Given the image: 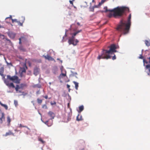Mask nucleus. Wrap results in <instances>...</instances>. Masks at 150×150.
Instances as JSON below:
<instances>
[{"instance_id": "f257e3e1", "label": "nucleus", "mask_w": 150, "mask_h": 150, "mask_svg": "<svg viewBox=\"0 0 150 150\" xmlns=\"http://www.w3.org/2000/svg\"><path fill=\"white\" fill-rule=\"evenodd\" d=\"M104 9L105 10V12H109L108 16L109 18L113 17L115 18L117 17H121L123 15H126L127 13L129 12L128 8L125 6H117L112 9H108L107 7H104Z\"/></svg>"}, {"instance_id": "4be33fe9", "label": "nucleus", "mask_w": 150, "mask_h": 150, "mask_svg": "<svg viewBox=\"0 0 150 150\" xmlns=\"http://www.w3.org/2000/svg\"><path fill=\"white\" fill-rule=\"evenodd\" d=\"M105 1V0H102L99 3L98 5L100 6Z\"/></svg>"}, {"instance_id": "bf43d9fd", "label": "nucleus", "mask_w": 150, "mask_h": 150, "mask_svg": "<svg viewBox=\"0 0 150 150\" xmlns=\"http://www.w3.org/2000/svg\"><path fill=\"white\" fill-rule=\"evenodd\" d=\"M37 93H38V92H37Z\"/></svg>"}, {"instance_id": "bb28decb", "label": "nucleus", "mask_w": 150, "mask_h": 150, "mask_svg": "<svg viewBox=\"0 0 150 150\" xmlns=\"http://www.w3.org/2000/svg\"><path fill=\"white\" fill-rule=\"evenodd\" d=\"M38 140L39 141L41 142L42 143H44V141L41 138H39Z\"/></svg>"}, {"instance_id": "1a4fd4ad", "label": "nucleus", "mask_w": 150, "mask_h": 150, "mask_svg": "<svg viewBox=\"0 0 150 150\" xmlns=\"http://www.w3.org/2000/svg\"><path fill=\"white\" fill-rule=\"evenodd\" d=\"M48 115L51 117V118H50L51 120L52 119L54 118L55 115L54 114V113L52 112L51 111H49L48 113Z\"/></svg>"}, {"instance_id": "13d9d810", "label": "nucleus", "mask_w": 150, "mask_h": 150, "mask_svg": "<svg viewBox=\"0 0 150 150\" xmlns=\"http://www.w3.org/2000/svg\"><path fill=\"white\" fill-rule=\"evenodd\" d=\"M50 84H51V83H50Z\"/></svg>"}, {"instance_id": "9b49d317", "label": "nucleus", "mask_w": 150, "mask_h": 150, "mask_svg": "<svg viewBox=\"0 0 150 150\" xmlns=\"http://www.w3.org/2000/svg\"><path fill=\"white\" fill-rule=\"evenodd\" d=\"M10 19L12 21V23L14 24L15 23H17L18 21L16 19H13L12 18V16L10 15Z\"/></svg>"}, {"instance_id": "393cba45", "label": "nucleus", "mask_w": 150, "mask_h": 150, "mask_svg": "<svg viewBox=\"0 0 150 150\" xmlns=\"http://www.w3.org/2000/svg\"><path fill=\"white\" fill-rule=\"evenodd\" d=\"M90 11H94V7L93 6V7H90Z\"/></svg>"}, {"instance_id": "423d86ee", "label": "nucleus", "mask_w": 150, "mask_h": 150, "mask_svg": "<svg viewBox=\"0 0 150 150\" xmlns=\"http://www.w3.org/2000/svg\"><path fill=\"white\" fill-rule=\"evenodd\" d=\"M26 86V85L25 84L21 83L20 84V86L18 85H17L15 87L13 83H10V87H12L13 88H15L16 92L17 93H21L22 92L21 91H19L18 89L23 88ZM22 94H23L24 93V92H22Z\"/></svg>"}, {"instance_id": "20e7f679", "label": "nucleus", "mask_w": 150, "mask_h": 150, "mask_svg": "<svg viewBox=\"0 0 150 150\" xmlns=\"http://www.w3.org/2000/svg\"><path fill=\"white\" fill-rule=\"evenodd\" d=\"M82 31L81 30H78L76 32L72 34V36L68 40V43L69 45L72 44L74 46H76L79 42V41L76 39H75V36L79 33Z\"/></svg>"}, {"instance_id": "4c0bfd02", "label": "nucleus", "mask_w": 150, "mask_h": 150, "mask_svg": "<svg viewBox=\"0 0 150 150\" xmlns=\"http://www.w3.org/2000/svg\"><path fill=\"white\" fill-rule=\"evenodd\" d=\"M116 59V57L115 55L112 57V59L114 60L115 59Z\"/></svg>"}, {"instance_id": "58836bf2", "label": "nucleus", "mask_w": 150, "mask_h": 150, "mask_svg": "<svg viewBox=\"0 0 150 150\" xmlns=\"http://www.w3.org/2000/svg\"><path fill=\"white\" fill-rule=\"evenodd\" d=\"M43 97L45 98L46 99H47L48 98V96L47 95H46L45 96H43Z\"/></svg>"}, {"instance_id": "a18cd8bd", "label": "nucleus", "mask_w": 150, "mask_h": 150, "mask_svg": "<svg viewBox=\"0 0 150 150\" xmlns=\"http://www.w3.org/2000/svg\"><path fill=\"white\" fill-rule=\"evenodd\" d=\"M70 87V86L69 85H68V84H67V87L68 88H69Z\"/></svg>"}, {"instance_id": "4d7b16f0", "label": "nucleus", "mask_w": 150, "mask_h": 150, "mask_svg": "<svg viewBox=\"0 0 150 150\" xmlns=\"http://www.w3.org/2000/svg\"><path fill=\"white\" fill-rule=\"evenodd\" d=\"M84 148H83V149H81V150H83H83H84Z\"/></svg>"}, {"instance_id": "dca6fc26", "label": "nucleus", "mask_w": 150, "mask_h": 150, "mask_svg": "<svg viewBox=\"0 0 150 150\" xmlns=\"http://www.w3.org/2000/svg\"><path fill=\"white\" fill-rule=\"evenodd\" d=\"M16 35V34L15 33H10V38L12 39H14Z\"/></svg>"}, {"instance_id": "9d476101", "label": "nucleus", "mask_w": 150, "mask_h": 150, "mask_svg": "<svg viewBox=\"0 0 150 150\" xmlns=\"http://www.w3.org/2000/svg\"><path fill=\"white\" fill-rule=\"evenodd\" d=\"M64 72L65 73H63V72H62V73L59 76V77L61 78H62L63 77L66 76V71L64 70Z\"/></svg>"}, {"instance_id": "7c9ffc66", "label": "nucleus", "mask_w": 150, "mask_h": 150, "mask_svg": "<svg viewBox=\"0 0 150 150\" xmlns=\"http://www.w3.org/2000/svg\"><path fill=\"white\" fill-rule=\"evenodd\" d=\"M17 23L18 25H19L21 26H22L23 25V24L22 23H21L20 21H18Z\"/></svg>"}, {"instance_id": "4468645a", "label": "nucleus", "mask_w": 150, "mask_h": 150, "mask_svg": "<svg viewBox=\"0 0 150 150\" xmlns=\"http://www.w3.org/2000/svg\"><path fill=\"white\" fill-rule=\"evenodd\" d=\"M71 114L69 113L67 116V121L66 122H68L70 121L71 119Z\"/></svg>"}, {"instance_id": "c03bdc74", "label": "nucleus", "mask_w": 150, "mask_h": 150, "mask_svg": "<svg viewBox=\"0 0 150 150\" xmlns=\"http://www.w3.org/2000/svg\"><path fill=\"white\" fill-rule=\"evenodd\" d=\"M2 120L1 118H0V123H2Z\"/></svg>"}, {"instance_id": "c9c22d12", "label": "nucleus", "mask_w": 150, "mask_h": 150, "mask_svg": "<svg viewBox=\"0 0 150 150\" xmlns=\"http://www.w3.org/2000/svg\"><path fill=\"white\" fill-rule=\"evenodd\" d=\"M143 62L144 63H148V62L146 61L145 59H143Z\"/></svg>"}, {"instance_id": "cd10ccee", "label": "nucleus", "mask_w": 150, "mask_h": 150, "mask_svg": "<svg viewBox=\"0 0 150 150\" xmlns=\"http://www.w3.org/2000/svg\"><path fill=\"white\" fill-rule=\"evenodd\" d=\"M48 121H47L45 122V124L47 125L48 126H51V124L50 125H49L48 124Z\"/></svg>"}, {"instance_id": "f704fd0d", "label": "nucleus", "mask_w": 150, "mask_h": 150, "mask_svg": "<svg viewBox=\"0 0 150 150\" xmlns=\"http://www.w3.org/2000/svg\"><path fill=\"white\" fill-rule=\"evenodd\" d=\"M14 104H15V105H16V106L18 105V102L17 101H16V100H15L14 101Z\"/></svg>"}, {"instance_id": "6e6552de", "label": "nucleus", "mask_w": 150, "mask_h": 150, "mask_svg": "<svg viewBox=\"0 0 150 150\" xmlns=\"http://www.w3.org/2000/svg\"><path fill=\"white\" fill-rule=\"evenodd\" d=\"M43 57H44L45 59H47L49 61H53L54 60L53 58L48 54H47V55H43Z\"/></svg>"}, {"instance_id": "a19ab883", "label": "nucleus", "mask_w": 150, "mask_h": 150, "mask_svg": "<svg viewBox=\"0 0 150 150\" xmlns=\"http://www.w3.org/2000/svg\"><path fill=\"white\" fill-rule=\"evenodd\" d=\"M99 6L98 5H95L94 6H93V7H94V8H98V6Z\"/></svg>"}, {"instance_id": "473e14b6", "label": "nucleus", "mask_w": 150, "mask_h": 150, "mask_svg": "<svg viewBox=\"0 0 150 150\" xmlns=\"http://www.w3.org/2000/svg\"><path fill=\"white\" fill-rule=\"evenodd\" d=\"M74 0H72V1H71V0H70L69 1V2L70 3V4H71L72 5H73V1H74Z\"/></svg>"}, {"instance_id": "c756f323", "label": "nucleus", "mask_w": 150, "mask_h": 150, "mask_svg": "<svg viewBox=\"0 0 150 150\" xmlns=\"http://www.w3.org/2000/svg\"><path fill=\"white\" fill-rule=\"evenodd\" d=\"M9 135V132H7L6 134L3 135V136H7Z\"/></svg>"}, {"instance_id": "ea45409f", "label": "nucleus", "mask_w": 150, "mask_h": 150, "mask_svg": "<svg viewBox=\"0 0 150 150\" xmlns=\"http://www.w3.org/2000/svg\"><path fill=\"white\" fill-rule=\"evenodd\" d=\"M51 104L52 105H55L56 104V102H54V103H51Z\"/></svg>"}, {"instance_id": "2eb2a0df", "label": "nucleus", "mask_w": 150, "mask_h": 150, "mask_svg": "<svg viewBox=\"0 0 150 150\" xmlns=\"http://www.w3.org/2000/svg\"><path fill=\"white\" fill-rule=\"evenodd\" d=\"M82 116L78 115L76 117V120L79 121L82 120Z\"/></svg>"}, {"instance_id": "49530a36", "label": "nucleus", "mask_w": 150, "mask_h": 150, "mask_svg": "<svg viewBox=\"0 0 150 150\" xmlns=\"http://www.w3.org/2000/svg\"><path fill=\"white\" fill-rule=\"evenodd\" d=\"M77 24L78 25H80V23H79V22H78V23H77Z\"/></svg>"}, {"instance_id": "37998d69", "label": "nucleus", "mask_w": 150, "mask_h": 150, "mask_svg": "<svg viewBox=\"0 0 150 150\" xmlns=\"http://www.w3.org/2000/svg\"><path fill=\"white\" fill-rule=\"evenodd\" d=\"M7 121L9 123V117H8L7 118Z\"/></svg>"}, {"instance_id": "aec40b11", "label": "nucleus", "mask_w": 150, "mask_h": 150, "mask_svg": "<svg viewBox=\"0 0 150 150\" xmlns=\"http://www.w3.org/2000/svg\"><path fill=\"white\" fill-rule=\"evenodd\" d=\"M145 43L146 45L148 46H150V42L147 40H145Z\"/></svg>"}, {"instance_id": "412c9836", "label": "nucleus", "mask_w": 150, "mask_h": 150, "mask_svg": "<svg viewBox=\"0 0 150 150\" xmlns=\"http://www.w3.org/2000/svg\"><path fill=\"white\" fill-rule=\"evenodd\" d=\"M146 70H147L149 72L150 71V65H147L146 66Z\"/></svg>"}, {"instance_id": "6e6d98bb", "label": "nucleus", "mask_w": 150, "mask_h": 150, "mask_svg": "<svg viewBox=\"0 0 150 150\" xmlns=\"http://www.w3.org/2000/svg\"><path fill=\"white\" fill-rule=\"evenodd\" d=\"M8 33V35H9V33Z\"/></svg>"}, {"instance_id": "ddd939ff", "label": "nucleus", "mask_w": 150, "mask_h": 150, "mask_svg": "<svg viewBox=\"0 0 150 150\" xmlns=\"http://www.w3.org/2000/svg\"><path fill=\"white\" fill-rule=\"evenodd\" d=\"M25 38L24 37H21V38H19V44L20 45H21V41H23V40H25Z\"/></svg>"}, {"instance_id": "2f4dec72", "label": "nucleus", "mask_w": 150, "mask_h": 150, "mask_svg": "<svg viewBox=\"0 0 150 150\" xmlns=\"http://www.w3.org/2000/svg\"><path fill=\"white\" fill-rule=\"evenodd\" d=\"M1 118L2 119L3 118H4V115L3 113H2V116H1Z\"/></svg>"}, {"instance_id": "052dcab7", "label": "nucleus", "mask_w": 150, "mask_h": 150, "mask_svg": "<svg viewBox=\"0 0 150 150\" xmlns=\"http://www.w3.org/2000/svg\"><path fill=\"white\" fill-rule=\"evenodd\" d=\"M37 93H38V92H37Z\"/></svg>"}, {"instance_id": "f8f14e48", "label": "nucleus", "mask_w": 150, "mask_h": 150, "mask_svg": "<svg viewBox=\"0 0 150 150\" xmlns=\"http://www.w3.org/2000/svg\"><path fill=\"white\" fill-rule=\"evenodd\" d=\"M39 72V69L37 68L34 69V74L35 75H37Z\"/></svg>"}, {"instance_id": "5701e85b", "label": "nucleus", "mask_w": 150, "mask_h": 150, "mask_svg": "<svg viewBox=\"0 0 150 150\" xmlns=\"http://www.w3.org/2000/svg\"><path fill=\"white\" fill-rule=\"evenodd\" d=\"M42 100L40 99L39 98L37 99V102L39 104H41L42 103Z\"/></svg>"}, {"instance_id": "79ce46f5", "label": "nucleus", "mask_w": 150, "mask_h": 150, "mask_svg": "<svg viewBox=\"0 0 150 150\" xmlns=\"http://www.w3.org/2000/svg\"><path fill=\"white\" fill-rule=\"evenodd\" d=\"M143 58V57L142 56V55H141L139 57V58L142 59Z\"/></svg>"}, {"instance_id": "b1692460", "label": "nucleus", "mask_w": 150, "mask_h": 150, "mask_svg": "<svg viewBox=\"0 0 150 150\" xmlns=\"http://www.w3.org/2000/svg\"><path fill=\"white\" fill-rule=\"evenodd\" d=\"M19 48L21 50H22V51L25 50L24 49L23 47L21 45L19 47Z\"/></svg>"}, {"instance_id": "de8ad7c7", "label": "nucleus", "mask_w": 150, "mask_h": 150, "mask_svg": "<svg viewBox=\"0 0 150 150\" xmlns=\"http://www.w3.org/2000/svg\"><path fill=\"white\" fill-rule=\"evenodd\" d=\"M9 18V17H8L6 18V19H8V18Z\"/></svg>"}, {"instance_id": "e433bc0d", "label": "nucleus", "mask_w": 150, "mask_h": 150, "mask_svg": "<svg viewBox=\"0 0 150 150\" xmlns=\"http://www.w3.org/2000/svg\"><path fill=\"white\" fill-rule=\"evenodd\" d=\"M60 69L61 70V72H64V69H63V67H61L60 68Z\"/></svg>"}, {"instance_id": "6ab92c4d", "label": "nucleus", "mask_w": 150, "mask_h": 150, "mask_svg": "<svg viewBox=\"0 0 150 150\" xmlns=\"http://www.w3.org/2000/svg\"><path fill=\"white\" fill-rule=\"evenodd\" d=\"M0 104L2 106H3L7 110L8 108V107L7 105L2 104L1 102L0 101Z\"/></svg>"}, {"instance_id": "72a5a7b5", "label": "nucleus", "mask_w": 150, "mask_h": 150, "mask_svg": "<svg viewBox=\"0 0 150 150\" xmlns=\"http://www.w3.org/2000/svg\"><path fill=\"white\" fill-rule=\"evenodd\" d=\"M42 108H47V105L45 104L42 106Z\"/></svg>"}, {"instance_id": "0eeeda50", "label": "nucleus", "mask_w": 150, "mask_h": 150, "mask_svg": "<svg viewBox=\"0 0 150 150\" xmlns=\"http://www.w3.org/2000/svg\"><path fill=\"white\" fill-rule=\"evenodd\" d=\"M10 80L12 81L14 83H20V80L18 78V76H13L11 77L10 76Z\"/></svg>"}, {"instance_id": "a878e982", "label": "nucleus", "mask_w": 150, "mask_h": 150, "mask_svg": "<svg viewBox=\"0 0 150 150\" xmlns=\"http://www.w3.org/2000/svg\"><path fill=\"white\" fill-rule=\"evenodd\" d=\"M19 127H27V126H23L21 124L19 125Z\"/></svg>"}, {"instance_id": "7ed1b4c3", "label": "nucleus", "mask_w": 150, "mask_h": 150, "mask_svg": "<svg viewBox=\"0 0 150 150\" xmlns=\"http://www.w3.org/2000/svg\"><path fill=\"white\" fill-rule=\"evenodd\" d=\"M117 47L114 44H112L111 45L110 50H103L102 51V53L101 55H99L97 58L98 59H110L111 56L109 55L111 52H116V51L115 49Z\"/></svg>"}, {"instance_id": "f03ea898", "label": "nucleus", "mask_w": 150, "mask_h": 150, "mask_svg": "<svg viewBox=\"0 0 150 150\" xmlns=\"http://www.w3.org/2000/svg\"><path fill=\"white\" fill-rule=\"evenodd\" d=\"M131 14H130L127 22L126 21L123 22L122 20L120 21V24L117 27V30L122 32L124 34L128 33L131 25Z\"/></svg>"}, {"instance_id": "39448f33", "label": "nucleus", "mask_w": 150, "mask_h": 150, "mask_svg": "<svg viewBox=\"0 0 150 150\" xmlns=\"http://www.w3.org/2000/svg\"><path fill=\"white\" fill-rule=\"evenodd\" d=\"M2 65L0 64V66L1 68L0 69V75L2 76V79L4 80V82L6 85L8 86H9V75L7 76L6 78H5V76L3 74L4 72V68L3 66H2Z\"/></svg>"}, {"instance_id": "c85d7f7f", "label": "nucleus", "mask_w": 150, "mask_h": 150, "mask_svg": "<svg viewBox=\"0 0 150 150\" xmlns=\"http://www.w3.org/2000/svg\"><path fill=\"white\" fill-rule=\"evenodd\" d=\"M25 69H23L22 71V72L21 74V77H22L23 76H22V73H23V72H24V73H25Z\"/></svg>"}, {"instance_id": "09e8293b", "label": "nucleus", "mask_w": 150, "mask_h": 150, "mask_svg": "<svg viewBox=\"0 0 150 150\" xmlns=\"http://www.w3.org/2000/svg\"><path fill=\"white\" fill-rule=\"evenodd\" d=\"M149 62L150 63V57L149 58Z\"/></svg>"}, {"instance_id": "8fccbe9b", "label": "nucleus", "mask_w": 150, "mask_h": 150, "mask_svg": "<svg viewBox=\"0 0 150 150\" xmlns=\"http://www.w3.org/2000/svg\"><path fill=\"white\" fill-rule=\"evenodd\" d=\"M82 141V142L84 144H85L84 142V141Z\"/></svg>"}, {"instance_id": "603ef678", "label": "nucleus", "mask_w": 150, "mask_h": 150, "mask_svg": "<svg viewBox=\"0 0 150 150\" xmlns=\"http://www.w3.org/2000/svg\"><path fill=\"white\" fill-rule=\"evenodd\" d=\"M10 65H12V64L11 63H10Z\"/></svg>"}, {"instance_id": "680f3d73", "label": "nucleus", "mask_w": 150, "mask_h": 150, "mask_svg": "<svg viewBox=\"0 0 150 150\" xmlns=\"http://www.w3.org/2000/svg\"><path fill=\"white\" fill-rule=\"evenodd\" d=\"M1 55V54H0V55Z\"/></svg>"}, {"instance_id": "5fc2aeb1", "label": "nucleus", "mask_w": 150, "mask_h": 150, "mask_svg": "<svg viewBox=\"0 0 150 150\" xmlns=\"http://www.w3.org/2000/svg\"><path fill=\"white\" fill-rule=\"evenodd\" d=\"M6 23H8V22H7L6 21Z\"/></svg>"}, {"instance_id": "864d4df0", "label": "nucleus", "mask_w": 150, "mask_h": 150, "mask_svg": "<svg viewBox=\"0 0 150 150\" xmlns=\"http://www.w3.org/2000/svg\"><path fill=\"white\" fill-rule=\"evenodd\" d=\"M65 36H67V35H66V33H65Z\"/></svg>"}, {"instance_id": "f3484780", "label": "nucleus", "mask_w": 150, "mask_h": 150, "mask_svg": "<svg viewBox=\"0 0 150 150\" xmlns=\"http://www.w3.org/2000/svg\"><path fill=\"white\" fill-rule=\"evenodd\" d=\"M73 82L75 85V88L76 90H77L79 86L78 83L75 81H74Z\"/></svg>"}, {"instance_id": "3c124183", "label": "nucleus", "mask_w": 150, "mask_h": 150, "mask_svg": "<svg viewBox=\"0 0 150 150\" xmlns=\"http://www.w3.org/2000/svg\"><path fill=\"white\" fill-rule=\"evenodd\" d=\"M6 62L7 63V64L8 65L9 64V63H8L7 61H6Z\"/></svg>"}, {"instance_id": "a211bd4d", "label": "nucleus", "mask_w": 150, "mask_h": 150, "mask_svg": "<svg viewBox=\"0 0 150 150\" xmlns=\"http://www.w3.org/2000/svg\"><path fill=\"white\" fill-rule=\"evenodd\" d=\"M79 112H81L84 109L83 106V105H81V106H79Z\"/></svg>"}]
</instances>
